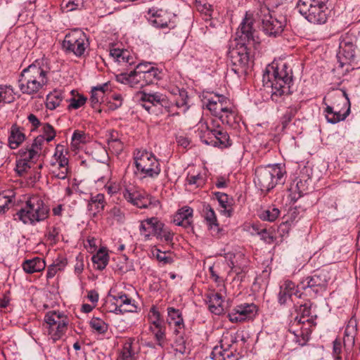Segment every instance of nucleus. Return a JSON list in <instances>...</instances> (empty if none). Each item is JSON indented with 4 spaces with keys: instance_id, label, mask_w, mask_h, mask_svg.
I'll list each match as a JSON object with an SVG mask.
<instances>
[{
    "instance_id": "obj_1",
    "label": "nucleus",
    "mask_w": 360,
    "mask_h": 360,
    "mask_svg": "<svg viewBox=\"0 0 360 360\" xmlns=\"http://www.w3.org/2000/svg\"><path fill=\"white\" fill-rule=\"evenodd\" d=\"M253 24V19L246 15L236 32L238 42L229 52L231 70L238 77L248 74L252 63L250 60V50L252 47L257 49L259 44Z\"/></svg>"
},
{
    "instance_id": "obj_2",
    "label": "nucleus",
    "mask_w": 360,
    "mask_h": 360,
    "mask_svg": "<svg viewBox=\"0 0 360 360\" xmlns=\"http://www.w3.org/2000/svg\"><path fill=\"white\" fill-rule=\"evenodd\" d=\"M292 77V70L285 63H273L266 66L262 82L273 101L281 103L291 94Z\"/></svg>"
},
{
    "instance_id": "obj_3",
    "label": "nucleus",
    "mask_w": 360,
    "mask_h": 360,
    "mask_svg": "<svg viewBox=\"0 0 360 360\" xmlns=\"http://www.w3.org/2000/svg\"><path fill=\"white\" fill-rule=\"evenodd\" d=\"M48 68L44 65V60H37L25 68L18 79V87L24 94H37L48 83Z\"/></svg>"
},
{
    "instance_id": "obj_4",
    "label": "nucleus",
    "mask_w": 360,
    "mask_h": 360,
    "mask_svg": "<svg viewBox=\"0 0 360 360\" xmlns=\"http://www.w3.org/2000/svg\"><path fill=\"white\" fill-rule=\"evenodd\" d=\"M133 158L136 167L134 174L140 179H155L160 174V161L152 152L136 148L133 153Z\"/></svg>"
},
{
    "instance_id": "obj_5",
    "label": "nucleus",
    "mask_w": 360,
    "mask_h": 360,
    "mask_svg": "<svg viewBox=\"0 0 360 360\" xmlns=\"http://www.w3.org/2000/svg\"><path fill=\"white\" fill-rule=\"evenodd\" d=\"M286 172L281 165L260 166L255 169L254 182L262 192H269L277 184H284Z\"/></svg>"
},
{
    "instance_id": "obj_6",
    "label": "nucleus",
    "mask_w": 360,
    "mask_h": 360,
    "mask_svg": "<svg viewBox=\"0 0 360 360\" xmlns=\"http://www.w3.org/2000/svg\"><path fill=\"white\" fill-rule=\"evenodd\" d=\"M49 212L43 200L38 195H33L27 200L25 205L17 212L15 216L23 224L34 225L45 220Z\"/></svg>"
},
{
    "instance_id": "obj_7",
    "label": "nucleus",
    "mask_w": 360,
    "mask_h": 360,
    "mask_svg": "<svg viewBox=\"0 0 360 360\" xmlns=\"http://www.w3.org/2000/svg\"><path fill=\"white\" fill-rule=\"evenodd\" d=\"M137 96L141 102V106L149 113L155 115L167 113L168 116H175L179 114L174 112V105L162 94L140 92Z\"/></svg>"
},
{
    "instance_id": "obj_8",
    "label": "nucleus",
    "mask_w": 360,
    "mask_h": 360,
    "mask_svg": "<svg viewBox=\"0 0 360 360\" xmlns=\"http://www.w3.org/2000/svg\"><path fill=\"white\" fill-rule=\"evenodd\" d=\"M328 0H299L297 8L309 22L324 24L327 20Z\"/></svg>"
},
{
    "instance_id": "obj_9",
    "label": "nucleus",
    "mask_w": 360,
    "mask_h": 360,
    "mask_svg": "<svg viewBox=\"0 0 360 360\" xmlns=\"http://www.w3.org/2000/svg\"><path fill=\"white\" fill-rule=\"evenodd\" d=\"M238 342L237 333H224L220 345L213 348L211 358L213 360H238L240 355L237 351Z\"/></svg>"
},
{
    "instance_id": "obj_10",
    "label": "nucleus",
    "mask_w": 360,
    "mask_h": 360,
    "mask_svg": "<svg viewBox=\"0 0 360 360\" xmlns=\"http://www.w3.org/2000/svg\"><path fill=\"white\" fill-rule=\"evenodd\" d=\"M48 335L55 342L66 333L69 323L68 317L59 311H49L44 316Z\"/></svg>"
},
{
    "instance_id": "obj_11",
    "label": "nucleus",
    "mask_w": 360,
    "mask_h": 360,
    "mask_svg": "<svg viewBox=\"0 0 360 360\" xmlns=\"http://www.w3.org/2000/svg\"><path fill=\"white\" fill-rule=\"evenodd\" d=\"M169 10V0H156L154 5L148 8L149 21L156 27H168L174 17Z\"/></svg>"
},
{
    "instance_id": "obj_12",
    "label": "nucleus",
    "mask_w": 360,
    "mask_h": 360,
    "mask_svg": "<svg viewBox=\"0 0 360 360\" xmlns=\"http://www.w3.org/2000/svg\"><path fill=\"white\" fill-rule=\"evenodd\" d=\"M257 15L265 34L276 37L283 32L286 25V19L284 16H273L267 8H261Z\"/></svg>"
},
{
    "instance_id": "obj_13",
    "label": "nucleus",
    "mask_w": 360,
    "mask_h": 360,
    "mask_svg": "<svg viewBox=\"0 0 360 360\" xmlns=\"http://www.w3.org/2000/svg\"><path fill=\"white\" fill-rule=\"evenodd\" d=\"M89 43L86 34L79 30L67 34L63 41V48L66 53H72L77 57L82 56Z\"/></svg>"
},
{
    "instance_id": "obj_14",
    "label": "nucleus",
    "mask_w": 360,
    "mask_h": 360,
    "mask_svg": "<svg viewBox=\"0 0 360 360\" xmlns=\"http://www.w3.org/2000/svg\"><path fill=\"white\" fill-rule=\"evenodd\" d=\"M68 154V151L65 146L58 144L50 161V171L58 179H65L69 172Z\"/></svg>"
},
{
    "instance_id": "obj_15",
    "label": "nucleus",
    "mask_w": 360,
    "mask_h": 360,
    "mask_svg": "<svg viewBox=\"0 0 360 360\" xmlns=\"http://www.w3.org/2000/svg\"><path fill=\"white\" fill-rule=\"evenodd\" d=\"M149 72H130L125 75L127 82L134 88H141L162 79V72L158 68H150Z\"/></svg>"
},
{
    "instance_id": "obj_16",
    "label": "nucleus",
    "mask_w": 360,
    "mask_h": 360,
    "mask_svg": "<svg viewBox=\"0 0 360 360\" xmlns=\"http://www.w3.org/2000/svg\"><path fill=\"white\" fill-rule=\"evenodd\" d=\"M351 103L347 100H339L333 106L326 105L324 110L326 119L328 122L336 124L345 120L350 113Z\"/></svg>"
},
{
    "instance_id": "obj_17",
    "label": "nucleus",
    "mask_w": 360,
    "mask_h": 360,
    "mask_svg": "<svg viewBox=\"0 0 360 360\" xmlns=\"http://www.w3.org/2000/svg\"><path fill=\"white\" fill-rule=\"evenodd\" d=\"M124 199L139 208L156 207L159 206L160 201L150 196L144 191H132L125 188L123 191Z\"/></svg>"
},
{
    "instance_id": "obj_18",
    "label": "nucleus",
    "mask_w": 360,
    "mask_h": 360,
    "mask_svg": "<svg viewBox=\"0 0 360 360\" xmlns=\"http://www.w3.org/2000/svg\"><path fill=\"white\" fill-rule=\"evenodd\" d=\"M355 56V45L353 36L349 34L341 36L340 38L339 51L337 58L340 67L350 63Z\"/></svg>"
},
{
    "instance_id": "obj_19",
    "label": "nucleus",
    "mask_w": 360,
    "mask_h": 360,
    "mask_svg": "<svg viewBox=\"0 0 360 360\" xmlns=\"http://www.w3.org/2000/svg\"><path fill=\"white\" fill-rule=\"evenodd\" d=\"M202 103L203 108L207 109L212 115L218 117L231 103L228 98L219 94L203 96Z\"/></svg>"
},
{
    "instance_id": "obj_20",
    "label": "nucleus",
    "mask_w": 360,
    "mask_h": 360,
    "mask_svg": "<svg viewBox=\"0 0 360 360\" xmlns=\"http://www.w3.org/2000/svg\"><path fill=\"white\" fill-rule=\"evenodd\" d=\"M257 313V307L253 303H243L236 306L229 313V321L232 323L252 319Z\"/></svg>"
},
{
    "instance_id": "obj_21",
    "label": "nucleus",
    "mask_w": 360,
    "mask_h": 360,
    "mask_svg": "<svg viewBox=\"0 0 360 360\" xmlns=\"http://www.w3.org/2000/svg\"><path fill=\"white\" fill-rule=\"evenodd\" d=\"M224 257L231 270L236 274L248 271L249 261L243 252H228L224 253Z\"/></svg>"
},
{
    "instance_id": "obj_22",
    "label": "nucleus",
    "mask_w": 360,
    "mask_h": 360,
    "mask_svg": "<svg viewBox=\"0 0 360 360\" xmlns=\"http://www.w3.org/2000/svg\"><path fill=\"white\" fill-rule=\"evenodd\" d=\"M43 146V138L41 136H37L33 142L27 146L25 148H22L18 151L19 160H25V162H30L32 164L37 165L36 161L39 158V153L42 149Z\"/></svg>"
},
{
    "instance_id": "obj_23",
    "label": "nucleus",
    "mask_w": 360,
    "mask_h": 360,
    "mask_svg": "<svg viewBox=\"0 0 360 360\" xmlns=\"http://www.w3.org/2000/svg\"><path fill=\"white\" fill-rule=\"evenodd\" d=\"M326 285V281L322 279L319 275L307 276L302 279L297 287L302 290L307 291V293L311 296L318 295L321 291L323 290Z\"/></svg>"
},
{
    "instance_id": "obj_24",
    "label": "nucleus",
    "mask_w": 360,
    "mask_h": 360,
    "mask_svg": "<svg viewBox=\"0 0 360 360\" xmlns=\"http://www.w3.org/2000/svg\"><path fill=\"white\" fill-rule=\"evenodd\" d=\"M43 165L39 163L37 165L32 162H25V160H16L15 172L20 176H27L30 179L35 181L41 177V169Z\"/></svg>"
},
{
    "instance_id": "obj_25",
    "label": "nucleus",
    "mask_w": 360,
    "mask_h": 360,
    "mask_svg": "<svg viewBox=\"0 0 360 360\" xmlns=\"http://www.w3.org/2000/svg\"><path fill=\"white\" fill-rule=\"evenodd\" d=\"M311 181L309 177H296L291 182L288 188L289 197L291 201L296 202L308 192Z\"/></svg>"
},
{
    "instance_id": "obj_26",
    "label": "nucleus",
    "mask_w": 360,
    "mask_h": 360,
    "mask_svg": "<svg viewBox=\"0 0 360 360\" xmlns=\"http://www.w3.org/2000/svg\"><path fill=\"white\" fill-rule=\"evenodd\" d=\"M108 298H112V300H115V305L117 306L115 310L121 312V314L134 312L136 309L134 300L123 292L117 294H111L110 292Z\"/></svg>"
},
{
    "instance_id": "obj_27",
    "label": "nucleus",
    "mask_w": 360,
    "mask_h": 360,
    "mask_svg": "<svg viewBox=\"0 0 360 360\" xmlns=\"http://www.w3.org/2000/svg\"><path fill=\"white\" fill-rule=\"evenodd\" d=\"M162 227V222L157 217H150L141 221L139 231L146 240H149L151 236H155Z\"/></svg>"
},
{
    "instance_id": "obj_28",
    "label": "nucleus",
    "mask_w": 360,
    "mask_h": 360,
    "mask_svg": "<svg viewBox=\"0 0 360 360\" xmlns=\"http://www.w3.org/2000/svg\"><path fill=\"white\" fill-rule=\"evenodd\" d=\"M207 141L210 142L208 145L220 148H228L231 145L229 134L219 124L213 129L211 140Z\"/></svg>"
},
{
    "instance_id": "obj_29",
    "label": "nucleus",
    "mask_w": 360,
    "mask_h": 360,
    "mask_svg": "<svg viewBox=\"0 0 360 360\" xmlns=\"http://www.w3.org/2000/svg\"><path fill=\"white\" fill-rule=\"evenodd\" d=\"M202 215L212 234L219 233L220 229L214 210L208 203L202 205Z\"/></svg>"
},
{
    "instance_id": "obj_30",
    "label": "nucleus",
    "mask_w": 360,
    "mask_h": 360,
    "mask_svg": "<svg viewBox=\"0 0 360 360\" xmlns=\"http://www.w3.org/2000/svg\"><path fill=\"white\" fill-rule=\"evenodd\" d=\"M106 205L105 195L103 193L91 195L87 204V211L89 214L96 217L98 213L103 211Z\"/></svg>"
},
{
    "instance_id": "obj_31",
    "label": "nucleus",
    "mask_w": 360,
    "mask_h": 360,
    "mask_svg": "<svg viewBox=\"0 0 360 360\" xmlns=\"http://www.w3.org/2000/svg\"><path fill=\"white\" fill-rule=\"evenodd\" d=\"M167 310V322L169 326H174V333H178L179 330H184L185 324L181 311L174 307H168Z\"/></svg>"
},
{
    "instance_id": "obj_32",
    "label": "nucleus",
    "mask_w": 360,
    "mask_h": 360,
    "mask_svg": "<svg viewBox=\"0 0 360 360\" xmlns=\"http://www.w3.org/2000/svg\"><path fill=\"white\" fill-rule=\"evenodd\" d=\"M197 130L195 133L199 136L202 142L208 145L210 143L207 140H211L213 133V129H215V121L212 120L209 124L207 122L201 120L197 124Z\"/></svg>"
},
{
    "instance_id": "obj_33",
    "label": "nucleus",
    "mask_w": 360,
    "mask_h": 360,
    "mask_svg": "<svg viewBox=\"0 0 360 360\" xmlns=\"http://www.w3.org/2000/svg\"><path fill=\"white\" fill-rule=\"evenodd\" d=\"M25 135L22 131V129L17 124H13L9 129L8 138V146L11 149H16L25 141Z\"/></svg>"
},
{
    "instance_id": "obj_34",
    "label": "nucleus",
    "mask_w": 360,
    "mask_h": 360,
    "mask_svg": "<svg viewBox=\"0 0 360 360\" xmlns=\"http://www.w3.org/2000/svg\"><path fill=\"white\" fill-rule=\"evenodd\" d=\"M296 292L295 285L291 281L287 280L280 286L278 300L281 304H285L292 295Z\"/></svg>"
},
{
    "instance_id": "obj_35",
    "label": "nucleus",
    "mask_w": 360,
    "mask_h": 360,
    "mask_svg": "<svg viewBox=\"0 0 360 360\" xmlns=\"http://www.w3.org/2000/svg\"><path fill=\"white\" fill-rule=\"evenodd\" d=\"M22 267L27 274H31L44 270L46 267V263L44 259L37 257L24 261Z\"/></svg>"
},
{
    "instance_id": "obj_36",
    "label": "nucleus",
    "mask_w": 360,
    "mask_h": 360,
    "mask_svg": "<svg viewBox=\"0 0 360 360\" xmlns=\"http://www.w3.org/2000/svg\"><path fill=\"white\" fill-rule=\"evenodd\" d=\"M219 118L223 123L231 127H235V125L237 124L240 120L236 110L233 106L232 103L230 104V106L227 108V110L224 111Z\"/></svg>"
},
{
    "instance_id": "obj_37",
    "label": "nucleus",
    "mask_w": 360,
    "mask_h": 360,
    "mask_svg": "<svg viewBox=\"0 0 360 360\" xmlns=\"http://www.w3.org/2000/svg\"><path fill=\"white\" fill-rule=\"evenodd\" d=\"M108 84L105 83L102 85L94 86L91 89L90 102L92 108H96L103 101V98L108 91Z\"/></svg>"
},
{
    "instance_id": "obj_38",
    "label": "nucleus",
    "mask_w": 360,
    "mask_h": 360,
    "mask_svg": "<svg viewBox=\"0 0 360 360\" xmlns=\"http://www.w3.org/2000/svg\"><path fill=\"white\" fill-rule=\"evenodd\" d=\"M214 195L220 206V212L226 217H230L232 214L231 202L227 194L215 192Z\"/></svg>"
},
{
    "instance_id": "obj_39",
    "label": "nucleus",
    "mask_w": 360,
    "mask_h": 360,
    "mask_svg": "<svg viewBox=\"0 0 360 360\" xmlns=\"http://www.w3.org/2000/svg\"><path fill=\"white\" fill-rule=\"evenodd\" d=\"M207 304L210 311L215 314H220L223 312L222 297L219 293H212L207 297Z\"/></svg>"
},
{
    "instance_id": "obj_40",
    "label": "nucleus",
    "mask_w": 360,
    "mask_h": 360,
    "mask_svg": "<svg viewBox=\"0 0 360 360\" xmlns=\"http://www.w3.org/2000/svg\"><path fill=\"white\" fill-rule=\"evenodd\" d=\"M64 98V94L61 90H54L46 96V106L53 110L59 106Z\"/></svg>"
},
{
    "instance_id": "obj_41",
    "label": "nucleus",
    "mask_w": 360,
    "mask_h": 360,
    "mask_svg": "<svg viewBox=\"0 0 360 360\" xmlns=\"http://www.w3.org/2000/svg\"><path fill=\"white\" fill-rule=\"evenodd\" d=\"M110 55L119 63H128L130 65L134 64L133 57L127 50L112 49L110 51Z\"/></svg>"
},
{
    "instance_id": "obj_42",
    "label": "nucleus",
    "mask_w": 360,
    "mask_h": 360,
    "mask_svg": "<svg viewBox=\"0 0 360 360\" xmlns=\"http://www.w3.org/2000/svg\"><path fill=\"white\" fill-rule=\"evenodd\" d=\"M91 260L96 269L103 270L108 263L109 255L105 251L99 250L96 254L93 255Z\"/></svg>"
},
{
    "instance_id": "obj_43",
    "label": "nucleus",
    "mask_w": 360,
    "mask_h": 360,
    "mask_svg": "<svg viewBox=\"0 0 360 360\" xmlns=\"http://www.w3.org/2000/svg\"><path fill=\"white\" fill-rule=\"evenodd\" d=\"M182 330H179L178 333H174L175 337L174 338L172 347L176 352L184 354L186 352V340L185 339L184 333Z\"/></svg>"
},
{
    "instance_id": "obj_44",
    "label": "nucleus",
    "mask_w": 360,
    "mask_h": 360,
    "mask_svg": "<svg viewBox=\"0 0 360 360\" xmlns=\"http://www.w3.org/2000/svg\"><path fill=\"white\" fill-rule=\"evenodd\" d=\"M134 340L128 338L124 340L122 352L120 353V360H134L135 359V352L132 348L133 342Z\"/></svg>"
},
{
    "instance_id": "obj_45",
    "label": "nucleus",
    "mask_w": 360,
    "mask_h": 360,
    "mask_svg": "<svg viewBox=\"0 0 360 360\" xmlns=\"http://www.w3.org/2000/svg\"><path fill=\"white\" fill-rule=\"evenodd\" d=\"M195 6L197 11L204 15L205 20L210 19L213 9L207 0H195Z\"/></svg>"
},
{
    "instance_id": "obj_46",
    "label": "nucleus",
    "mask_w": 360,
    "mask_h": 360,
    "mask_svg": "<svg viewBox=\"0 0 360 360\" xmlns=\"http://www.w3.org/2000/svg\"><path fill=\"white\" fill-rule=\"evenodd\" d=\"M148 320L153 328L164 327V321L161 319L160 313L155 307H152L148 313Z\"/></svg>"
},
{
    "instance_id": "obj_47",
    "label": "nucleus",
    "mask_w": 360,
    "mask_h": 360,
    "mask_svg": "<svg viewBox=\"0 0 360 360\" xmlns=\"http://www.w3.org/2000/svg\"><path fill=\"white\" fill-rule=\"evenodd\" d=\"M15 100V94L11 86H0V103H11Z\"/></svg>"
},
{
    "instance_id": "obj_48",
    "label": "nucleus",
    "mask_w": 360,
    "mask_h": 360,
    "mask_svg": "<svg viewBox=\"0 0 360 360\" xmlns=\"http://www.w3.org/2000/svg\"><path fill=\"white\" fill-rule=\"evenodd\" d=\"M311 304L309 303L301 304L299 307L297 312L299 314H301V317L298 319L299 323H304L305 322H311L312 323L315 324L314 323V320L309 318L311 315Z\"/></svg>"
},
{
    "instance_id": "obj_49",
    "label": "nucleus",
    "mask_w": 360,
    "mask_h": 360,
    "mask_svg": "<svg viewBox=\"0 0 360 360\" xmlns=\"http://www.w3.org/2000/svg\"><path fill=\"white\" fill-rule=\"evenodd\" d=\"M280 211L276 207H269L262 212L259 215L261 219L267 221H274L279 216Z\"/></svg>"
},
{
    "instance_id": "obj_50",
    "label": "nucleus",
    "mask_w": 360,
    "mask_h": 360,
    "mask_svg": "<svg viewBox=\"0 0 360 360\" xmlns=\"http://www.w3.org/2000/svg\"><path fill=\"white\" fill-rule=\"evenodd\" d=\"M42 131L43 134L39 135L38 136H41L43 138V144L45 141H51L56 137V131L53 126H51L49 123H45L42 124Z\"/></svg>"
},
{
    "instance_id": "obj_51",
    "label": "nucleus",
    "mask_w": 360,
    "mask_h": 360,
    "mask_svg": "<svg viewBox=\"0 0 360 360\" xmlns=\"http://www.w3.org/2000/svg\"><path fill=\"white\" fill-rule=\"evenodd\" d=\"M150 329L155 335V338L157 341L158 345L163 348L165 347L166 340L165 326L155 329L153 328V326H150Z\"/></svg>"
},
{
    "instance_id": "obj_52",
    "label": "nucleus",
    "mask_w": 360,
    "mask_h": 360,
    "mask_svg": "<svg viewBox=\"0 0 360 360\" xmlns=\"http://www.w3.org/2000/svg\"><path fill=\"white\" fill-rule=\"evenodd\" d=\"M91 327L99 334L105 333L108 330V324L102 319L94 317L90 321Z\"/></svg>"
},
{
    "instance_id": "obj_53",
    "label": "nucleus",
    "mask_w": 360,
    "mask_h": 360,
    "mask_svg": "<svg viewBox=\"0 0 360 360\" xmlns=\"http://www.w3.org/2000/svg\"><path fill=\"white\" fill-rule=\"evenodd\" d=\"M108 145L109 148L117 154H120L123 150L122 142L117 136H115L113 134H111L110 138L108 140Z\"/></svg>"
},
{
    "instance_id": "obj_54",
    "label": "nucleus",
    "mask_w": 360,
    "mask_h": 360,
    "mask_svg": "<svg viewBox=\"0 0 360 360\" xmlns=\"http://www.w3.org/2000/svg\"><path fill=\"white\" fill-rule=\"evenodd\" d=\"M297 112V108L295 106H290L287 109L285 114L281 118L283 129L287 127L288 124L292 120V117H294V116L296 115Z\"/></svg>"
},
{
    "instance_id": "obj_55",
    "label": "nucleus",
    "mask_w": 360,
    "mask_h": 360,
    "mask_svg": "<svg viewBox=\"0 0 360 360\" xmlns=\"http://www.w3.org/2000/svg\"><path fill=\"white\" fill-rule=\"evenodd\" d=\"M155 237L158 239L164 240L165 242H171L173 239V233L162 223L161 231L158 234H156Z\"/></svg>"
},
{
    "instance_id": "obj_56",
    "label": "nucleus",
    "mask_w": 360,
    "mask_h": 360,
    "mask_svg": "<svg viewBox=\"0 0 360 360\" xmlns=\"http://www.w3.org/2000/svg\"><path fill=\"white\" fill-rule=\"evenodd\" d=\"M68 108L78 109L83 106L86 101V98L82 95H78L77 97H72L69 101Z\"/></svg>"
},
{
    "instance_id": "obj_57",
    "label": "nucleus",
    "mask_w": 360,
    "mask_h": 360,
    "mask_svg": "<svg viewBox=\"0 0 360 360\" xmlns=\"http://www.w3.org/2000/svg\"><path fill=\"white\" fill-rule=\"evenodd\" d=\"M109 108L116 110L122 105V96L120 94L113 93L110 96Z\"/></svg>"
},
{
    "instance_id": "obj_58",
    "label": "nucleus",
    "mask_w": 360,
    "mask_h": 360,
    "mask_svg": "<svg viewBox=\"0 0 360 360\" xmlns=\"http://www.w3.org/2000/svg\"><path fill=\"white\" fill-rule=\"evenodd\" d=\"M187 181L190 185H195L197 187H202L205 184V178L200 174L188 176Z\"/></svg>"
},
{
    "instance_id": "obj_59",
    "label": "nucleus",
    "mask_w": 360,
    "mask_h": 360,
    "mask_svg": "<svg viewBox=\"0 0 360 360\" xmlns=\"http://www.w3.org/2000/svg\"><path fill=\"white\" fill-rule=\"evenodd\" d=\"M193 209L189 207H182L179 210L177 214H176L174 219H189L192 218L193 216Z\"/></svg>"
},
{
    "instance_id": "obj_60",
    "label": "nucleus",
    "mask_w": 360,
    "mask_h": 360,
    "mask_svg": "<svg viewBox=\"0 0 360 360\" xmlns=\"http://www.w3.org/2000/svg\"><path fill=\"white\" fill-rule=\"evenodd\" d=\"M184 94H185L184 91L183 93H180V96H181V98L180 100L176 101L175 103H172L174 106V108H173L174 112H176L179 113L176 110V109H181L184 112H185L188 109L186 97V98L184 97ZM179 115V114H178L177 115Z\"/></svg>"
},
{
    "instance_id": "obj_61",
    "label": "nucleus",
    "mask_w": 360,
    "mask_h": 360,
    "mask_svg": "<svg viewBox=\"0 0 360 360\" xmlns=\"http://www.w3.org/2000/svg\"><path fill=\"white\" fill-rule=\"evenodd\" d=\"M83 0H63L62 6L67 9V11H72L77 9L82 4Z\"/></svg>"
},
{
    "instance_id": "obj_62",
    "label": "nucleus",
    "mask_w": 360,
    "mask_h": 360,
    "mask_svg": "<svg viewBox=\"0 0 360 360\" xmlns=\"http://www.w3.org/2000/svg\"><path fill=\"white\" fill-rule=\"evenodd\" d=\"M257 234L259 236L260 239L266 243L271 244L274 240V237L269 231L266 229H262L261 231H257Z\"/></svg>"
},
{
    "instance_id": "obj_63",
    "label": "nucleus",
    "mask_w": 360,
    "mask_h": 360,
    "mask_svg": "<svg viewBox=\"0 0 360 360\" xmlns=\"http://www.w3.org/2000/svg\"><path fill=\"white\" fill-rule=\"evenodd\" d=\"M12 202L10 197L0 194V214L5 213L9 209V206Z\"/></svg>"
},
{
    "instance_id": "obj_64",
    "label": "nucleus",
    "mask_w": 360,
    "mask_h": 360,
    "mask_svg": "<svg viewBox=\"0 0 360 360\" xmlns=\"http://www.w3.org/2000/svg\"><path fill=\"white\" fill-rule=\"evenodd\" d=\"M86 141V134L84 131L75 130L72 136V142L74 145H78Z\"/></svg>"
}]
</instances>
